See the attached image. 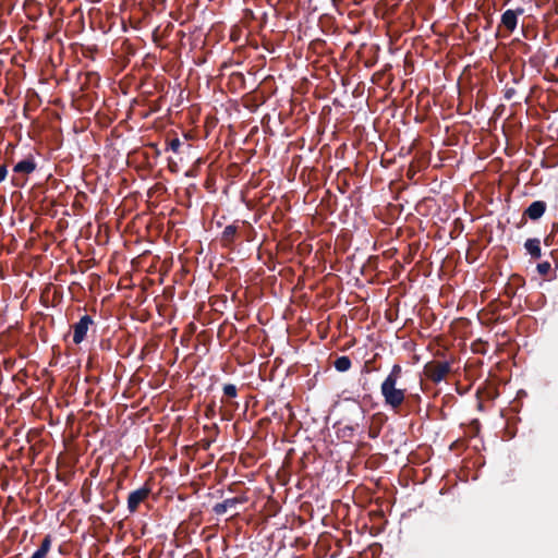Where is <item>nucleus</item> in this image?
Wrapping results in <instances>:
<instances>
[{
    "label": "nucleus",
    "instance_id": "20e7f679",
    "mask_svg": "<svg viewBox=\"0 0 558 558\" xmlns=\"http://www.w3.org/2000/svg\"><path fill=\"white\" fill-rule=\"evenodd\" d=\"M149 495V489L148 488H140V489H136L134 492H132L130 495H129V498H128V508L131 512H134L138 505L144 501Z\"/></svg>",
    "mask_w": 558,
    "mask_h": 558
},
{
    "label": "nucleus",
    "instance_id": "f8f14e48",
    "mask_svg": "<svg viewBox=\"0 0 558 558\" xmlns=\"http://www.w3.org/2000/svg\"><path fill=\"white\" fill-rule=\"evenodd\" d=\"M223 393H225V396H227L229 398H235L236 397V387L232 384L225 385Z\"/></svg>",
    "mask_w": 558,
    "mask_h": 558
},
{
    "label": "nucleus",
    "instance_id": "f03ea898",
    "mask_svg": "<svg viewBox=\"0 0 558 558\" xmlns=\"http://www.w3.org/2000/svg\"><path fill=\"white\" fill-rule=\"evenodd\" d=\"M450 372V365L447 362H436L425 367L427 377L434 383H440Z\"/></svg>",
    "mask_w": 558,
    "mask_h": 558
},
{
    "label": "nucleus",
    "instance_id": "ddd939ff",
    "mask_svg": "<svg viewBox=\"0 0 558 558\" xmlns=\"http://www.w3.org/2000/svg\"><path fill=\"white\" fill-rule=\"evenodd\" d=\"M549 270L550 264L548 262L539 263L537 265V271L543 276L547 275Z\"/></svg>",
    "mask_w": 558,
    "mask_h": 558
},
{
    "label": "nucleus",
    "instance_id": "dca6fc26",
    "mask_svg": "<svg viewBox=\"0 0 558 558\" xmlns=\"http://www.w3.org/2000/svg\"><path fill=\"white\" fill-rule=\"evenodd\" d=\"M7 173H8V171H7L5 166H0V183L2 181H4Z\"/></svg>",
    "mask_w": 558,
    "mask_h": 558
},
{
    "label": "nucleus",
    "instance_id": "2eb2a0df",
    "mask_svg": "<svg viewBox=\"0 0 558 558\" xmlns=\"http://www.w3.org/2000/svg\"><path fill=\"white\" fill-rule=\"evenodd\" d=\"M181 146V141L179 138H173L170 141L169 143V148L173 151V153H178L179 151V148Z\"/></svg>",
    "mask_w": 558,
    "mask_h": 558
},
{
    "label": "nucleus",
    "instance_id": "f257e3e1",
    "mask_svg": "<svg viewBox=\"0 0 558 558\" xmlns=\"http://www.w3.org/2000/svg\"><path fill=\"white\" fill-rule=\"evenodd\" d=\"M402 368L399 364H395L381 383L380 392L385 403L392 409L399 408L405 399V390L397 388V383L401 377Z\"/></svg>",
    "mask_w": 558,
    "mask_h": 558
},
{
    "label": "nucleus",
    "instance_id": "9b49d317",
    "mask_svg": "<svg viewBox=\"0 0 558 558\" xmlns=\"http://www.w3.org/2000/svg\"><path fill=\"white\" fill-rule=\"evenodd\" d=\"M351 367V360L348 356H340L335 361V368L339 372H347Z\"/></svg>",
    "mask_w": 558,
    "mask_h": 558
},
{
    "label": "nucleus",
    "instance_id": "6e6552de",
    "mask_svg": "<svg viewBox=\"0 0 558 558\" xmlns=\"http://www.w3.org/2000/svg\"><path fill=\"white\" fill-rule=\"evenodd\" d=\"M35 169H36V162L33 157H29V158L19 161L14 166L13 171L16 173L29 174V173L34 172Z\"/></svg>",
    "mask_w": 558,
    "mask_h": 558
},
{
    "label": "nucleus",
    "instance_id": "9d476101",
    "mask_svg": "<svg viewBox=\"0 0 558 558\" xmlns=\"http://www.w3.org/2000/svg\"><path fill=\"white\" fill-rule=\"evenodd\" d=\"M51 547V537L50 535H47L43 542L40 547L32 555L31 558H46L48 551Z\"/></svg>",
    "mask_w": 558,
    "mask_h": 558
},
{
    "label": "nucleus",
    "instance_id": "1a4fd4ad",
    "mask_svg": "<svg viewBox=\"0 0 558 558\" xmlns=\"http://www.w3.org/2000/svg\"><path fill=\"white\" fill-rule=\"evenodd\" d=\"M526 251L531 254L533 258L541 257V242L538 239H529L524 244Z\"/></svg>",
    "mask_w": 558,
    "mask_h": 558
},
{
    "label": "nucleus",
    "instance_id": "7ed1b4c3",
    "mask_svg": "<svg viewBox=\"0 0 558 558\" xmlns=\"http://www.w3.org/2000/svg\"><path fill=\"white\" fill-rule=\"evenodd\" d=\"M93 324V319L88 315H84L81 319L73 326V342L75 344L81 343L88 331L89 326Z\"/></svg>",
    "mask_w": 558,
    "mask_h": 558
},
{
    "label": "nucleus",
    "instance_id": "39448f33",
    "mask_svg": "<svg viewBox=\"0 0 558 558\" xmlns=\"http://www.w3.org/2000/svg\"><path fill=\"white\" fill-rule=\"evenodd\" d=\"M523 13L522 9H519L517 11L514 10H507L501 15V24L509 31L513 32L518 25V17L520 14Z\"/></svg>",
    "mask_w": 558,
    "mask_h": 558
},
{
    "label": "nucleus",
    "instance_id": "4468645a",
    "mask_svg": "<svg viewBox=\"0 0 558 558\" xmlns=\"http://www.w3.org/2000/svg\"><path fill=\"white\" fill-rule=\"evenodd\" d=\"M235 227L234 226H227L223 230V236L226 239H231L235 234Z\"/></svg>",
    "mask_w": 558,
    "mask_h": 558
},
{
    "label": "nucleus",
    "instance_id": "423d86ee",
    "mask_svg": "<svg viewBox=\"0 0 558 558\" xmlns=\"http://www.w3.org/2000/svg\"><path fill=\"white\" fill-rule=\"evenodd\" d=\"M546 210V205L542 201L533 202L525 210L526 216L532 219L536 220L541 218Z\"/></svg>",
    "mask_w": 558,
    "mask_h": 558
},
{
    "label": "nucleus",
    "instance_id": "0eeeda50",
    "mask_svg": "<svg viewBox=\"0 0 558 558\" xmlns=\"http://www.w3.org/2000/svg\"><path fill=\"white\" fill-rule=\"evenodd\" d=\"M239 498H229L223 500L222 502L216 504L214 506V512L218 515L227 513L229 510H233L240 504Z\"/></svg>",
    "mask_w": 558,
    "mask_h": 558
}]
</instances>
